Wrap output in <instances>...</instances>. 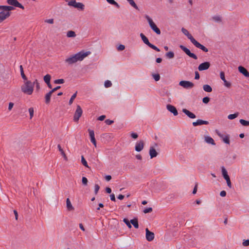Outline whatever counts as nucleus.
Listing matches in <instances>:
<instances>
[{"instance_id":"1","label":"nucleus","mask_w":249,"mask_h":249,"mask_svg":"<svg viewBox=\"0 0 249 249\" xmlns=\"http://www.w3.org/2000/svg\"><path fill=\"white\" fill-rule=\"evenodd\" d=\"M90 53V52L89 51L86 52L81 51L66 59L65 62L68 63L69 65H72L77 61H81L83 60L84 58L89 55Z\"/></svg>"},{"instance_id":"2","label":"nucleus","mask_w":249,"mask_h":249,"mask_svg":"<svg viewBox=\"0 0 249 249\" xmlns=\"http://www.w3.org/2000/svg\"><path fill=\"white\" fill-rule=\"evenodd\" d=\"M21 91L28 95H31L34 91L33 84L30 80L24 82V84L21 87Z\"/></svg>"},{"instance_id":"3","label":"nucleus","mask_w":249,"mask_h":249,"mask_svg":"<svg viewBox=\"0 0 249 249\" xmlns=\"http://www.w3.org/2000/svg\"><path fill=\"white\" fill-rule=\"evenodd\" d=\"M145 18L147 20L151 29L157 35H160L161 33L160 29L157 26L156 24L153 22V20L150 18V17L148 15H145Z\"/></svg>"},{"instance_id":"4","label":"nucleus","mask_w":249,"mask_h":249,"mask_svg":"<svg viewBox=\"0 0 249 249\" xmlns=\"http://www.w3.org/2000/svg\"><path fill=\"white\" fill-rule=\"evenodd\" d=\"M140 36L142 40L143 41V42L145 44H146L148 46H149L151 48L153 49V50L156 51L157 52H160V50L158 47H157L154 45H153V44H151V43H150V42L149 41L148 38L145 36V35L141 33Z\"/></svg>"},{"instance_id":"5","label":"nucleus","mask_w":249,"mask_h":249,"mask_svg":"<svg viewBox=\"0 0 249 249\" xmlns=\"http://www.w3.org/2000/svg\"><path fill=\"white\" fill-rule=\"evenodd\" d=\"M83 113V110L79 105H77L76 109L75 111L74 116H73V120L74 122H77L80 117L81 116Z\"/></svg>"},{"instance_id":"6","label":"nucleus","mask_w":249,"mask_h":249,"mask_svg":"<svg viewBox=\"0 0 249 249\" xmlns=\"http://www.w3.org/2000/svg\"><path fill=\"white\" fill-rule=\"evenodd\" d=\"M179 85L185 89H191L194 87V84L189 81H181L179 83Z\"/></svg>"},{"instance_id":"7","label":"nucleus","mask_w":249,"mask_h":249,"mask_svg":"<svg viewBox=\"0 0 249 249\" xmlns=\"http://www.w3.org/2000/svg\"><path fill=\"white\" fill-rule=\"evenodd\" d=\"M180 48L189 56L194 58L195 60L197 59V56L194 53L190 52V50L187 48L186 47L181 45L179 46Z\"/></svg>"},{"instance_id":"8","label":"nucleus","mask_w":249,"mask_h":249,"mask_svg":"<svg viewBox=\"0 0 249 249\" xmlns=\"http://www.w3.org/2000/svg\"><path fill=\"white\" fill-rule=\"evenodd\" d=\"M7 2L8 4L14 6L15 7L20 8L22 9H24V6L17 0H7Z\"/></svg>"},{"instance_id":"9","label":"nucleus","mask_w":249,"mask_h":249,"mask_svg":"<svg viewBox=\"0 0 249 249\" xmlns=\"http://www.w3.org/2000/svg\"><path fill=\"white\" fill-rule=\"evenodd\" d=\"M211 66L209 62H205L201 63L198 67V70L199 71H202L208 70Z\"/></svg>"},{"instance_id":"10","label":"nucleus","mask_w":249,"mask_h":249,"mask_svg":"<svg viewBox=\"0 0 249 249\" xmlns=\"http://www.w3.org/2000/svg\"><path fill=\"white\" fill-rule=\"evenodd\" d=\"M146 231V239L148 241H152L154 239V233L149 231V230L146 228L145 230Z\"/></svg>"},{"instance_id":"11","label":"nucleus","mask_w":249,"mask_h":249,"mask_svg":"<svg viewBox=\"0 0 249 249\" xmlns=\"http://www.w3.org/2000/svg\"><path fill=\"white\" fill-rule=\"evenodd\" d=\"M192 43L197 48H199L202 50L204 52H208V49L205 47L204 46L202 45L198 42H197L196 39L192 42Z\"/></svg>"},{"instance_id":"12","label":"nucleus","mask_w":249,"mask_h":249,"mask_svg":"<svg viewBox=\"0 0 249 249\" xmlns=\"http://www.w3.org/2000/svg\"><path fill=\"white\" fill-rule=\"evenodd\" d=\"M144 147V142L141 140L136 142L135 145V150L137 152L141 151Z\"/></svg>"},{"instance_id":"13","label":"nucleus","mask_w":249,"mask_h":249,"mask_svg":"<svg viewBox=\"0 0 249 249\" xmlns=\"http://www.w3.org/2000/svg\"><path fill=\"white\" fill-rule=\"evenodd\" d=\"M167 109L171 113H173L174 116H177L178 114V112L177 108L171 105L168 104L166 106Z\"/></svg>"},{"instance_id":"14","label":"nucleus","mask_w":249,"mask_h":249,"mask_svg":"<svg viewBox=\"0 0 249 249\" xmlns=\"http://www.w3.org/2000/svg\"><path fill=\"white\" fill-rule=\"evenodd\" d=\"M220 78L224 83V85L227 88H230L231 87V83L227 81L225 77V73L223 71H221L220 73Z\"/></svg>"},{"instance_id":"15","label":"nucleus","mask_w":249,"mask_h":249,"mask_svg":"<svg viewBox=\"0 0 249 249\" xmlns=\"http://www.w3.org/2000/svg\"><path fill=\"white\" fill-rule=\"evenodd\" d=\"M182 32L187 36L188 38L189 39L191 42L192 43L195 39L193 36L189 33V32L185 28H182L181 29Z\"/></svg>"},{"instance_id":"16","label":"nucleus","mask_w":249,"mask_h":249,"mask_svg":"<svg viewBox=\"0 0 249 249\" xmlns=\"http://www.w3.org/2000/svg\"><path fill=\"white\" fill-rule=\"evenodd\" d=\"M239 71L243 74L245 77H249V72L244 67L240 66L238 68Z\"/></svg>"},{"instance_id":"17","label":"nucleus","mask_w":249,"mask_h":249,"mask_svg":"<svg viewBox=\"0 0 249 249\" xmlns=\"http://www.w3.org/2000/svg\"><path fill=\"white\" fill-rule=\"evenodd\" d=\"M209 124L208 121H203L202 120L198 119L196 120V122H194L193 123V125L194 126H196L197 125H200L202 124Z\"/></svg>"},{"instance_id":"18","label":"nucleus","mask_w":249,"mask_h":249,"mask_svg":"<svg viewBox=\"0 0 249 249\" xmlns=\"http://www.w3.org/2000/svg\"><path fill=\"white\" fill-rule=\"evenodd\" d=\"M182 112L191 119H195L196 118V116L194 113L190 112L186 108H183Z\"/></svg>"},{"instance_id":"19","label":"nucleus","mask_w":249,"mask_h":249,"mask_svg":"<svg viewBox=\"0 0 249 249\" xmlns=\"http://www.w3.org/2000/svg\"><path fill=\"white\" fill-rule=\"evenodd\" d=\"M14 9V7L11 6L0 5V10L5 12H10Z\"/></svg>"},{"instance_id":"20","label":"nucleus","mask_w":249,"mask_h":249,"mask_svg":"<svg viewBox=\"0 0 249 249\" xmlns=\"http://www.w3.org/2000/svg\"><path fill=\"white\" fill-rule=\"evenodd\" d=\"M149 155L151 159L157 157L158 153L153 147H150L149 149Z\"/></svg>"},{"instance_id":"21","label":"nucleus","mask_w":249,"mask_h":249,"mask_svg":"<svg viewBox=\"0 0 249 249\" xmlns=\"http://www.w3.org/2000/svg\"><path fill=\"white\" fill-rule=\"evenodd\" d=\"M205 141L208 143L211 144L213 145H215V143L214 142L213 139L210 136H205Z\"/></svg>"},{"instance_id":"22","label":"nucleus","mask_w":249,"mask_h":249,"mask_svg":"<svg viewBox=\"0 0 249 249\" xmlns=\"http://www.w3.org/2000/svg\"><path fill=\"white\" fill-rule=\"evenodd\" d=\"M66 206L68 211H71L74 210V208L71 205V201L69 198H67L66 200Z\"/></svg>"},{"instance_id":"23","label":"nucleus","mask_w":249,"mask_h":249,"mask_svg":"<svg viewBox=\"0 0 249 249\" xmlns=\"http://www.w3.org/2000/svg\"><path fill=\"white\" fill-rule=\"evenodd\" d=\"M52 94L53 93H52V92L50 91L45 95V98L46 104H48L49 103H50L51 100V97Z\"/></svg>"},{"instance_id":"24","label":"nucleus","mask_w":249,"mask_h":249,"mask_svg":"<svg viewBox=\"0 0 249 249\" xmlns=\"http://www.w3.org/2000/svg\"><path fill=\"white\" fill-rule=\"evenodd\" d=\"M130 223H131L136 229L139 228L138 220L137 218L131 219L130 220Z\"/></svg>"},{"instance_id":"25","label":"nucleus","mask_w":249,"mask_h":249,"mask_svg":"<svg viewBox=\"0 0 249 249\" xmlns=\"http://www.w3.org/2000/svg\"><path fill=\"white\" fill-rule=\"evenodd\" d=\"M10 15H11L10 12H7V14L3 16H1L0 15V23L2 22L5 19H6L7 18H8L10 16Z\"/></svg>"},{"instance_id":"26","label":"nucleus","mask_w":249,"mask_h":249,"mask_svg":"<svg viewBox=\"0 0 249 249\" xmlns=\"http://www.w3.org/2000/svg\"><path fill=\"white\" fill-rule=\"evenodd\" d=\"M88 131L89 132V136H90V141L92 142V141H93L94 142V141H95V137H94V132L93 130H91V129H88Z\"/></svg>"},{"instance_id":"27","label":"nucleus","mask_w":249,"mask_h":249,"mask_svg":"<svg viewBox=\"0 0 249 249\" xmlns=\"http://www.w3.org/2000/svg\"><path fill=\"white\" fill-rule=\"evenodd\" d=\"M203 90L207 92H211L212 91V87L209 85H204L203 86Z\"/></svg>"},{"instance_id":"28","label":"nucleus","mask_w":249,"mask_h":249,"mask_svg":"<svg viewBox=\"0 0 249 249\" xmlns=\"http://www.w3.org/2000/svg\"><path fill=\"white\" fill-rule=\"evenodd\" d=\"M57 147L58 148V150L60 152L61 155L63 156L64 159L65 160H67L68 159H67V157L66 156L64 151H63V150L62 149V148H61V146L60 144H58L57 145Z\"/></svg>"},{"instance_id":"29","label":"nucleus","mask_w":249,"mask_h":249,"mask_svg":"<svg viewBox=\"0 0 249 249\" xmlns=\"http://www.w3.org/2000/svg\"><path fill=\"white\" fill-rule=\"evenodd\" d=\"M130 5L137 10H139L138 7L133 0H126Z\"/></svg>"},{"instance_id":"30","label":"nucleus","mask_w":249,"mask_h":249,"mask_svg":"<svg viewBox=\"0 0 249 249\" xmlns=\"http://www.w3.org/2000/svg\"><path fill=\"white\" fill-rule=\"evenodd\" d=\"M84 5L81 2H76L75 5H74V7L83 10L84 9Z\"/></svg>"},{"instance_id":"31","label":"nucleus","mask_w":249,"mask_h":249,"mask_svg":"<svg viewBox=\"0 0 249 249\" xmlns=\"http://www.w3.org/2000/svg\"><path fill=\"white\" fill-rule=\"evenodd\" d=\"M76 36L75 33L73 31H69L67 33V36L68 37H74Z\"/></svg>"},{"instance_id":"32","label":"nucleus","mask_w":249,"mask_h":249,"mask_svg":"<svg viewBox=\"0 0 249 249\" xmlns=\"http://www.w3.org/2000/svg\"><path fill=\"white\" fill-rule=\"evenodd\" d=\"M107 2H108L109 4H111L112 5H114L115 7H116L117 8H120V5L118 4V3L116 2L114 0H106Z\"/></svg>"},{"instance_id":"33","label":"nucleus","mask_w":249,"mask_h":249,"mask_svg":"<svg viewBox=\"0 0 249 249\" xmlns=\"http://www.w3.org/2000/svg\"><path fill=\"white\" fill-rule=\"evenodd\" d=\"M51 78V75L50 74H48L44 76L43 79H44V82L46 84H48L50 82Z\"/></svg>"},{"instance_id":"34","label":"nucleus","mask_w":249,"mask_h":249,"mask_svg":"<svg viewBox=\"0 0 249 249\" xmlns=\"http://www.w3.org/2000/svg\"><path fill=\"white\" fill-rule=\"evenodd\" d=\"M165 56L167 58L171 59L174 57L175 54L173 52H169L165 54Z\"/></svg>"},{"instance_id":"35","label":"nucleus","mask_w":249,"mask_h":249,"mask_svg":"<svg viewBox=\"0 0 249 249\" xmlns=\"http://www.w3.org/2000/svg\"><path fill=\"white\" fill-rule=\"evenodd\" d=\"M239 115L238 112L235 113L234 114H230L228 116V118L230 120H232L236 118Z\"/></svg>"},{"instance_id":"36","label":"nucleus","mask_w":249,"mask_h":249,"mask_svg":"<svg viewBox=\"0 0 249 249\" xmlns=\"http://www.w3.org/2000/svg\"><path fill=\"white\" fill-rule=\"evenodd\" d=\"M77 92L76 91V92L75 93H74L71 97V98H70V100H69V104L70 105H71L73 102V100L75 99V98H76V95H77Z\"/></svg>"},{"instance_id":"37","label":"nucleus","mask_w":249,"mask_h":249,"mask_svg":"<svg viewBox=\"0 0 249 249\" xmlns=\"http://www.w3.org/2000/svg\"><path fill=\"white\" fill-rule=\"evenodd\" d=\"M241 124L244 126H249V121L245 120L244 119H240L239 121Z\"/></svg>"},{"instance_id":"38","label":"nucleus","mask_w":249,"mask_h":249,"mask_svg":"<svg viewBox=\"0 0 249 249\" xmlns=\"http://www.w3.org/2000/svg\"><path fill=\"white\" fill-rule=\"evenodd\" d=\"M123 221L129 229H130L132 227L130 223V221H129L127 218H124L123 219Z\"/></svg>"},{"instance_id":"39","label":"nucleus","mask_w":249,"mask_h":249,"mask_svg":"<svg viewBox=\"0 0 249 249\" xmlns=\"http://www.w3.org/2000/svg\"><path fill=\"white\" fill-rule=\"evenodd\" d=\"M81 162H82V164L84 166H85V167H88V168L89 167L88 165V163H87V161L85 159L84 157L83 156L81 157Z\"/></svg>"},{"instance_id":"40","label":"nucleus","mask_w":249,"mask_h":249,"mask_svg":"<svg viewBox=\"0 0 249 249\" xmlns=\"http://www.w3.org/2000/svg\"><path fill=\"white\" fill-rule=\"evenodd\" d=\"M213 19L217 22L221 21V18L219 16H215L213 17Z\"/></svg>"},{"instance_id":"41","label":"nucleus","mask_w":249,"mask_h":249,"mask_svg":"<svg viewBox=\"0 0 249 249\" xmlns=\"http://www.w3.org/2000/svg\"><path fill=\"white\" fill-rule=\"evenodd\" d=\"M65 81L63 79H59L54 80V83L56 84H63L64 83Z\"/></svg>"},{"instance_id":"42","label":"nucleus","mask_w":249,"mask_h":249,"mask_svg":"<svg viewBox=\"0 0 249 249\" xmlns=\"http://www.w3.org/2000/svg\"><path fill=\"white\" fill-rule=\"evenodd\" d=\"M104 85L106 88H109L112 86V83L111 81L107 80L105 82Z\"/></svg>"},{"instance_id":"43","label":"nucleus","mask_w":249,"mask_h":249,"mask_svg":"<svg viewBox=\"0 0 249 249\" xmlns=\"http://www.w3.org/2000/svg\"><path fill=\"white\" fill-rule=\"evenodd\" d=\"M223 142L227 143V144H230V138L229 136H226L225 137L223 138Z\"/></svg>"},{"instance_id":"44","label":"nucleus","mask_w":249,"mask_h":249,"mask_svg":"<svg viewBox=\"0 0 249 249\" xmlns=\"http://www.w3.org/2000/svg\"><path fill=\"white\" fill-rule=\"evenodd\" d=\"M152 76L156 81H158L160 79V75L159 74H153Z\"/></svg>"},{"instance_id":"45","label":"nucleus","mask_w":249,"mask_h":249,"mask_svg":"<svg viewBox=\"0 0 249 249\" xmlns=\"http://www.w3.org/2000/svg\"><path fill=\"white\" fill-rule=\"evenodd\" d=\"M34 112V110L33 107H30L29 108V112L30 113V119H32V117H33Z\"/></svg>"},{"instance_id":"46","label":"nucleus","mask_w":249,"mask_h":249,"mask_svg":"<svg viewBox=\"0 0 249 249\" xmlns=\"http://www.w3.org/2000/svg\"><path fill=\"white\" fill-rule=\"evenodd\" d=\"M152 210H152V208L151 207L147 208L144 209V210L143 211V212L144 213H149L152 212Z\"/></svg>"},{"instance_id":"47","label":"nucleus","mask_w":249,"mask_h":249,"mask_svg":"<svg viewBox=\"0 0 249 249\" xmlns=\"http://www.w3.org/2000/svg\"><path fill=\"white\" fill-rule=\"evenodd\" d=\"M100 189V186L98 184H96L94 186V193L97 195Z\"/></svg>"},{"instance_id":"48","label":"nucleus","mask_w":249,"mask_h":249,"mask_svg":"<svg viewBox=\"0 0 249 249\" xmlns=\"http://www.w3.org/2000/svg\"><path fill=\"white\" fill-rule=\"evenodd\" d=\"M210 98L208 97H205L202 99V102L204 104H207L209 102Z\"/></svg>"},{"instance_id":"49","label":"nucleus","mask_w":249,"mask_h":249,"mask_svg":"<svg viewBox=\"0 0 249 249\" xmlns=\"http://www.w3.org/2000/svg\"><path fill=\"white\" fill-rule=\"evenodd\" d=\"M222 174L223 177L228 175L227 170L224 166L222 167Z\"/></svg>"},{"instance_id":"50","label":"nucleus","mask_w":249,"mask_h":249,"mask_svg":"<svg viewBox=\"0 0 249 249\" xmlns=\"http://www.w3.org/2000/svg\"><path fill=\"white\" fill-rule=\"evenodd\" d=\"M242 245L245 247L249 246V239L244 240L242 243Z\"/></svg>"},{"instance_id":"51","label":"nucleus","mask_w":249,"mask_h":249,"mask_svg":"<svg viewBox=\"0 0 249 249\" xmlns=\"http://www.w3.org/2000/svg\"><path fill=\"white\" fill-rule=\"evenodd\" d=\"M82 182L84 185H87L88 181L86 177H83L82 179Z\"/></svg>"},{"instance_id":"52","label":"nucleus","mask_w":249,"mask_h":249,"mask_svg":"<svg viewBox=\"0 0 249 249\" xmlns=\"http://www.w3.org/2000/svg\"><path fill=\"white\" fill-rule=\"evenodd\" d=\"M76 2L75 0H71L69 2L68 5L74 7V5H76Z\"/></svg>"},{"instance_id":"53","label":"nucleus","mask_w":249,"mask_h":249,"mask_svg":"<svg viewBox=\"0 0 249 249\" xmlns=\"http://www.w3.org/2000/svg\"><path fill=\"white\" fill-rule=\"evenodd\" d=\"M131 137L134 139H136L138 137V135L136 133L132 132L131 133Z\"/></svg>"},{"instance_id":"54","label":"nucleus","mask_w":249,"mask_h":249,"mask_svg":"<svg viewBox=\"0 0 249 249\" xmlns=\"http://www.w3.org/2000/svg\"><path fill=\"white\" fill-rule=\"evenodd\" d=\"M114 122L113 121L110 120L109 119H107L105 121V123L107 125H110L113 124Z\"/></svg>"},{"instance_id":"55","label":"nucleus","mask_w":249,"mask_h":249,"mask_svg":"<svg viewBox=\"0 0 249 249\" xmlns=\"http://www.w3.org/2000/svg\"><path fill=\"white\" fill-rule=\"evenodd\" d=\"M45 22L46 23H50V24H53L54 22V20H53V18H51V19H46L45 20Z\"/></svg>"},{"instance_id":"56","label":"nucleus","mask_w":249,"mask_h":249,"mask_svg":"<svg viewBox=\"0 0 249 249\" xmlns=\"http://www.w3.org/2000/svg\"><path fill=\"white\" fill-rule=\"evenodd\" d=\"M125 49V46L124 45H120L118 48L117 49L118 51H123Z\"/></svg>"},{"instance_id":"57","label":"nucleus","mask_w":249,"mask_h":249,"mask_svg":"<svg viewBox=\"0 0 249 249\" xmlns=\"http://www.w3.org/2000/svg\"><path fill=\"white\" fill-rule=\"evenodd\" d=\"M20 73H21V76L22 78H23V79H24L25 81H28L27 78L26 76V75H25L24 71L20 72Z\"/></svg>"},{"instance_id":"58","label":"nucleus","mask_w":249,"mask_h":249,"mask_svg":"<svg viewBox=\"0 0 249 249\" xmlns=\"http://www.w3.org/2000/svg\"><path fill=\"white\" fill-rule=\"evenodd\" d=\"M195 73V79L196 80L199 79L200 78V76H199V74L198 72L197 71H196Z\"/></svg>"},{"instance_id":"59","label":"nucleus","mask_w":249,"mask_h":249,"mask_svg":"<svg viewBox=\"0 0 249 249\" xmlns=\"http://www.w3.org/2000/svg\"><path fill=\"white\" fill-rule=\"evenodd\" d=\"M110 199L113 201H116V198L115 197V195L114 194H112L110 195Z\"/></svg>"},{"instance_id":"60","label":"nucleus","mask_w":249,"mask_h":249,"mask_svg":"<svg viewBox=\"0 0 249 249\" xmlns=\"http://www.w3.org/2000/svg\"><path fill=\"white\" fill-rule=\"evenodd\" d=\"M226 192L225 191H222L220 193V196L222 197H224L226 196Z\"/></svg>"},{"instance_id":"61","label":"nucleus","mask_w":249,"mask_h":249,"mask_svg":"<svg viewBox=\"0 0 249 249\" xmlns=\"http://www.w3.org/2000/svg\"><path fill=\"white\" fill-rule=\"evenodd\" d=\"M60 86H57L54 88H53V89H52L51 91L52 92V93H53L54 91H56L57 89H59L60 88Z\"/></svg>"},{"instance_id":"62","label":"nucleus","mask_w":249,"mask_h":249,"mask_svg":"<svg viewBox=\"0 0 249 249\" xmlns=\"http://www.w3.org/2000/svg\"><path fill=\"white\" fill-rule=\"evenodd\" d=\"M13 106H14V103H13L12 102L9 103V106H8V109L11 110V109L13 108Z\"/></svg>"},{"instance_id":"63","label":"nucleus","mask_w":249,"mask_h":249,"mask_svg":"<svg viewBox=\"0 0 249 249\" xmlns=\"http://www.w3.org/2000/svg\"><path fill=\"white\" fill-rule=\"evenodd\" d=\"M105 115H101L98 118V120L100 121H103L105 119Z\"/></svg>"},{"instance_id":"64","label":"nucleus","mask_w":249,"mask_h":249,"mask_svg":"<svg viewBox=\"0 0 249 249\" xmlns=\"http://www.w3.org/2000/svg\"><path fill=\"white\" fill-rule=\"evenodd\" d=\"M106 192H107V194H110L111 192V188H110L109 187H107L106 188Z\"/></svg>"}]
</instances>
